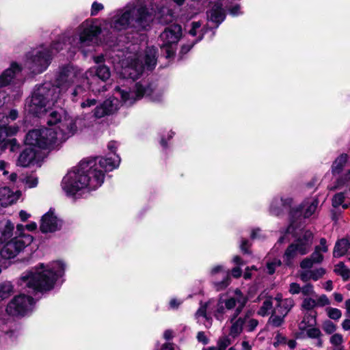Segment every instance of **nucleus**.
I'll return each mask as SVG.
<instances>
[{
	"instance_id": "36",
	"label": "nucleus",
	"mask_w": 350,
	"mask_h": 350,
	"mask_svg": "<svg viewBox=\"0 0 350 350\" xmlns=\"http://www.w3.org/2000/svg\"><path fill=\"white\" fill-rule=\"evenodd\" d=\"M334 271L336 274L340 275L344 280L350 278V269L343 262H339L335 265Z\"/></svg>"
},
{
	"instance_id": "61",
	"label": "nucleus",
	"mask_w": 350,
	"mask_h": 350,
	"mask_svg": "<svg viewBox=\"0 0 350 350\" xmlns=\"http://www.w3.org/2000/svg\"><path fill=\"white\" fill-rule=\"evenodd\" d=\"M342 327L345 331H350V319H345L342 323Z\"/></svg>"
},
{
	"instance_id": "39",
	"label": "nucleus",
	"mask_w": 350,
	"mask_h": 350,
	"mask_svg": "<svg viewBox=\"0 0 350 350\" xmlns=\"http://www.w3.org/2000/svg\"><path fill=\"white\" fill-rule=\"evenodd\" d=\"M301 293L304 297L318 295L314 291V286L310 283H307L301 286Z\"/></svg>"
},
{
	"instance_id": "34",
	"label": "nucleus",
	"mask_w": 350,
	"mask_h": 350,
	"mask_svg": "<svg viewBox=\"0 0 350 350\" xmlns=\"http://www.w3.org/2000/svg\"><path fill=\"white\" fill-rule=\"evenodd\" d=\"M347 161V155L345 154H342L337 157L332 165V173L334 174H339L342 171Z\"/></svg>"
},
{
	"instance_id": "62",
	"label": "nucleus",
	"mask_w": 350,
	"mask_h": 350,
	"mask_svg": "<svg viewBox=\"0 0 350 350\" xmlns=\"http://www.w3.org/2000/svg\"><path fill=\"white\" fill-rule=\"evenodd\" d=\"M241 250L244 253H248V242L247 240H243L241 243Z\"/></svg>"
},
{
	"instance_id": "58",
	"label": "nucleus",
	"mask_w": 350,
	"mask_h": 350,
	"mask_svg": "<svg viewBox=\"0 0 350 350\" xmlns=\"http://www.w3.org/2000/svg\"><path fill=\"white\" fill-rule=\"evenodd\" d=\"M107 147H108V149L111 152L115 153V152L117 149V147H118V143L116 142L111 141V142H109Z\"/></svg>"
},
{
	"instance_id": "12",
	"label": "nucleus",
	"mask_w": 350,
	"mask_h": 350,
	"mask_svg": "<svg viewBox=\"0 0 350 350\" xmlns=\"http://www.w3.org/2000/svg\"><path fill=\"white\" fill-rule=\"evenodd\" d=\"M312 241V233L309 230H306L301 236L294 241V242L286 248L283 255L284 264L287 266H291L293 260L298 255L306 254L310 250Z\"/></svg>"
},
{
	"instance_id": "41",
	"label": "nucleus",
	"mask_w": 350,
	"mask_h": 350,
	"mask_svg": "<svg viewBox=\"0 0 350 350\" xmlns=\"http://www.w3.org/2000/svg\"><path fill=\"white\" fill-rule=\"evenodd\" d=\"M345 198L344 193H338L334 195L332 199V205L334 207L336 208L341 204H342Z\"/></svg>"
},
{
	"instance_id": "14",
	"label": "nucleus",
	"mask_w": 350,
	"mask_h": 350,
	"mask_svg": "<svg viewBox=\"0 0 350 350\" xmlns=\"http://www.w3.org/2000/svg\"><path fill=\"white\" fill-rule=\"evenodd\" d=\"M182 36V28L179 25H172L165 29L160 38L163 42L161 49L165 53L166 58L174 55L175 48Z\"/></svg>"
},
{
	"instance_id": "31",
	"label": "nucleus",
	"mask_w": 350,
	"mask_h": 350,
	"mask_svg": "<svg viewBox=\"0 0 350 350\" xmlns=\"http://www.w3.org/2000/svg\"><path fill=\"white\" fill-rule=\"evenodd\" d=\"M18 131L17 126H7L5 124H0V145L5 141L8 136L16 134Z\"/></svg>"
},
{
	"instance_id": "28",
	"label": "nucleus",
	"mask_w": 350,
	"mask_h": 350,
	"mask_svg": "<svg viewBox=\"0 0 350 350\" xmlns=\"http://www.w3.org/2000/svg\"><path fill=\"white\" fill-rule=\"evenodd\" d=\"M295 302L293 298H285L280 304H276L274 308L275 313L286 315L294 306Z\"/></svg>"
},
{
	"instance_id": "55",
	"label": "nucleus",
	"mask_w": 350,
	"mask_h": 350,
	"mask_svg": "<svg viewBox=\"0 0 350 350\" xmlns=\"http://www.w3.org/2000/svg\"><path fill=\"white\" fill-rule=\"evenodd\" d=\"M96 103V100L95 99H87L85 101L81 103V107L82 108L90 107L95 105Z\"/></svg>"
},
{
	"instance_id": "10",
	"label": "nucleus",
	"mask_w": 350,
	"mask_h": 350,
	"mask_svg": "<svg viewBox=\"0 0 350 350\" xmlns=\"http://www.w3.org/2000/svg\"><path fill=\"white\" fill-rule=\"evenodd\" d=\"M47 123L49 126H54L51 129L57 131V137H62V142L72 135L76 131L73 119L62 107L49 113Z\"/></svg>"
},
{
	"instance_id": "7",
	"label": "nucleus",
	"mask_w": 350,
	"mask_h": 350,
	"mask_svg": "<svg viewBox=\"0 0 350 350\" xmlns=\"http://www.w3.org/2000/svg\"><path fill=\"white\" fill-rule=\"evenodd\" d=\"M154 90L150 85H143L141 83H136L134 91H128L126 88L116 87L114 90L113 98L105 100L100 105L96 107L94 116L102 118L116 111L120 106V101L128 104H133L136 100L142 98L144 96H149L154 101H159V97L154 96Z\"/></svg>"
},
{
	"instance_id": "5",
	"label": "nucleus",
	"mask_w": 350,
	"mask_h": 350,
	"mask_svg": "<svg viewBox=\"0 0 350 350\" xmlns=\"http://www.w3.org/2000/svg\"><path fill=\"white\" fill-rule=\"evenodd\" d=\"M152 21V13L144 2L142 0H133L114 12L110 19L109 26L113 31L128 29L140 31L146 30Z\"/></svg>"
},
{
	"instance_id": "1",
	"label": "nucleus",
	"mask_w": 350,
	"mask_h": 350,
	"mask_svg": "<svg viewBox=\"0 0 350 350\" xmlns=\"http://www.w3.org/2000/svg\"><path fill=\"white\" fill-rule=\"evenodd\" d=\"M85 77V73L72 65L60 67L55 79L56 86L51 82L36 86L27 102L26 109L33 115H41L57 103L61 93H68L72 101H78L88 90Z\"/></svg>"
},
{
	"instance_id": "22",
	"label": "nucleus",
	"mask_w": 350,
	"mask_h": 350,
	"mask_svg": "<svg viewBox=\"0 0 350 350\" xmlns=\"http://www.w3.org/2000/svg\"><path fill=\"white\" fill-rule=\"evenodd\" d=\"M208 19L217 24L222 23L226 17L225 12L221 3H215L207 14Z\"/></svg>"
},
{
	"instance_id": "16",
	"label": "nucleus",
	"mask_w": 350,
	"mask_h": 350,
	"mask_svg": "<svg viewBox=\"0 0 350 350\" xmlns=\"http://www.w3.org/2000/svg\"><path fill=\"white\" fill-rule=\"evenodd\" d=\"M61 226L62 221L51 210L42 217L40 228L42 232H53L60 229Z\"/></svg>"
},
{
	"instance_id": "49",
	"label": "nucleus",
	"mask_w": 350,
	"mask_h": 350,
	"mask_svg": "<svg viewBox=\"0 0 350 350\" xmlns=\"http://www.w3.org/2000/svg\"><path fill=\"white\" fill-rule=\"evenodd\" d=\"M315 249L320 253H325L327 252L328 248L327 245V241L325 238H321L320 240V245L315 247Z\"/></svg>"
},
{
	"instance_id": "8",
	"label": "nucleus",
	"mask_w": 350,
	"mask_h": 350,
	"mask_svg": "<svg viewBox=\"0 0 350 350\" xmlns=\"http://www.w3.org/2000/svg\"><path fill=\"white\" fill-rule=\"evenodd\" d=\"M131 51H128L120 60L122 66L121 75L124 78L135 80L143 72L145 68L152 70L157 64V51L154 47L147 48L142 60L140 56L135 53L136 46H133Z\"/></svg>"
},
{
	"instance_id": "13",
	"label": "nucleus",
	"mask_w": 350,
	"mask_h": 350,
	"mask_svg": "<svg viewBox=\"0 0 350 350\" xmlns=\"http://www.w3.org/2000/svg\"><path fill=\"white\" fill-rule=\"evenodd\" d=\"M34 299L30 295L20 294L14 296L6 306V312L13 317H24L31 312Z\"/></svg>"
},
{
	"instance_id": "26",
	"label": "nucleus",
	"mask_w": 350,
	"mask_h": 350,
	"mask_svg": "<svg viewBox=\"0 0 350 350\" xmlns=\"http://www.w3.org/2000/svg\"><path fill=\"white\" fill-rule=\"evenodd\" d=\"M212 300H209L204 303L200 302V308L196 312V317L197 319L200 317L204 319L205 321L204 322V324L206 327H209L212 325V318L207 314V310L212 305Z\"/></svg>"
},
{
	"instance_id": "37",
	"label": "nucleus",
	"mask_w": 350,
	"mask_h": 350,
	"mask_svg": "<svg viewBox=\"0 0 350 350\" xmlns=\"http://www.w3.org/2000/svg\"><path fill=\"white\" fill-rule=\"evenodd\" d=\"M286 315L275 313V310L272 311V314L269 319V323L273 327H279L284 323V319Z\"/></svg>"
},
{
	"instance_id": "19",
	"label": "nucleus",
	"mask_w": 350,
	"mask_h": 350,
	"mask_svg": "<svg viewBox=\"0 0 350 350\" xmlns=\"http://www.w3.org/2000/svg\"><path fill=\"white\" fill-rule=\"evenodd\" d=\"M201 25L202 24L199 21L192 23L191 28L189 30V33L193 37L198 35V37L195 40L191 41L189 44L183 45L181 48V53H187L196 43H197L203 38V36L206 31H204L203 29H200Z\"/></svg>"
},
{
	"instance_id": "30",
	"label": "nucleus",
	"mask_w": 350,
	"mask_h": 350,
	"mask_svg": "<svg viewBox=\"0 0 350 350\" xmlns=\"http://www.w3.org/2000/svg\"><path fill=\"white\" fill-rule=\"evenodd\" d=\"M349 249V242L346 239H342L338 241L334 247V256L340 257L345 255Z\"/></svg>"
},
{
	"instance_id": "56",
	"label": "nucleus",
	"mask_w": 350,
	"mask_h": 350,
	"mask_svg": "<svg viewBox=\"0 0 350 350\" xmlns=\"http://www.w3.org/2000/svg\"><path fill=\"white\" fill-rule=\"evenodd\" d=\"M197 338L199 342H202L204 345L207 344L208 342V339L203 332L198 333Z\"/></svg>"
},
{
	"instance_id": "15",
	"label": "nucleus",
	"mask_w": 350,
	"mask_h": 350,
	"mask_svg": "<svg viewBox=\"0 0 350 350\" xmlns=\"http://www.w3.org/2000/svg\"><path fill=\"white\" fill-rule=\"evenodd\" d=\"M85 75L84 80H86L88 89H91L94 92H99L100 89L94 87L93 83L97 82L98 79L105 81L110 77L111 72L107 66L99 65L90 68L85 72Z\"/></svg>"
},
{
	"instance_id": "46",
	"label": "nucleus",
	"mask_w": 350,
	"mask_h": 350,
	"mask_svg": "<svg viewBox=\"0 0 350 350\" xmlns=\"http://www.w3.org/2000/svg\"><path fill=\"white\" fill-rule=\"evenodd\" d=\"M310 258L315 264H319L323 260V254L316 249L314 250V252L310 255Z\"/></svg>"
},
{
	"instance_id": "23",
	"label": "nucleus",
	"mask_w": 350,
	"mask_h": 350,
	"mask_svg": "<svg viewBox=\"0 0 350 350\" xmlns=\"http://www.w3.org/2000/svg\"><path fill=\"white\" fill-rule=\"evenodd\" d=\"M292 199L289 198H274L271 204L270 212L274 215H279L283 209L291 206Z\"/></svg>"
},
{
	"instance_id": "47",
	"label": "nucleus",
	"mask_w": 350,
	"mask_h": 350,
	"mask_svg": "<svg viewBox=\"0 0 350 350\" xmlns=\"http://www.w3.org/2000/svg\"><path fill=\"white\" fill-rule=\"evenodd\" d=\"M301 286L297 282H292L289 285L288 292L291 295H297L301 293Z\"/></svg>"
},
{
	"instance_id": "50",
	"label": "nucleus",
	"mask_w": 350,
	"mask_h": 350,
	"mask_svg": "<svg viewBox=\"0 0 350 350\" xmlns=\"http://www.w3.org/2000/svg\"><path fill=\"white\" fill-rule=\"evenodd\" d=\"M103 8L104 7L102 3H100L98 2H94L92 5L91 15L92 16L96 15L99 11H100L103 9Z\"/></svg>"
},
{
	"instance_id": "18",
	"label": "nucleus",
	"mask_w": 350,
	"mask_h": 350,
	"mask_svg": "<svg viewBox=\"0 0 350 350\" xmlns=\"http://www.w3.org/2000/svg\"><path fill=\"white\" fill-rule=\"evenodd\" d=\"M329 304V300L325 295L304 297L301 303V308L311 312L317 307H322ZM315 314V312H314Z\"/></svg>"
},
{
	"instance_id": "44",
	"label": "nucleus",
	"mask_w": 350,
	"mask_h": 350,
	"mask_svg": "<svg viewBox=\"0 0 350 350\" xmlns=\"http://www.w3.org/2000/svg\"><path fill=\"white\" fill-rule=\"evenodd\" d=\"M230 344L231 340L228 336H224L218 341L217 347L219 350H225Z\"/></svg>"
},
{
	"instance_id": "60",
	"label": "nucleus",
	"mask_w": 350,
	"mask_h": 350,
	"mask_svg": "<svg viewBox=\"0 0 350 350\" xmlns=\"http://www.w3.org/2000/svg\"><path fill=\"white\" fill-rule=\"evenodd\" d=\"M232 275L234 278H239L241 275V269L239 267H236L232 269Z\"/></svg>"
},
{
	"instance_id": "24",
	"label": "nucleus",
	"mask_w": 350,
	"mask_h": 350,
	"mask_svg": "<svg viewBox=\"0 0 350 350\" xmlns=\"http://www.w3.org/2000/svg\"><path fill=\"white\" fill-rule=\"evenodd\" d=\"M37 151L31 147L25 148L19 155L17 165L22 167L29 166L37 157Z\"/></svg>"
},
{
	"instance_id": "48",
	"label": "nucleus",
	"mask_w": 350,
	"mask_h": 350,
	"mask_svg": "<svg viewBox=\"0 0 350 350\" xmlns=\"http://www.w3.org/2000/svg\"><path fill=\"white\" fill-rule=\"evenodd\" d=\"M342 342V336L340 334H335L330 338V342L334 345L339 346Z\"/></svg>"
},
{
	"instance_id": "63",
	"label": "nucleus",
	"mask_w": 350,
	"mask_h": 350,
	"mask_svg": "<svg viewBox=\"0 0 350 350\" xmlns=\"http://www.w3.org/2000/svg\"><path fill=\"white\" fill-rule=\"evenodd\" d=\"M19 216L21 219L23 221H25L30 217V215L27 213L26 211L22 210L19 213Z\"/></svg>"
},
{
	"instance_id": "6",
	"label": "nucleus",
	"mask_w": 350,
	"mask_h": 350,
	"mask_svg": "<svg viewBox=\"0 0 350 350\" xmlns=\"http://www.w3.org/2000/svg\"><path fill=\"white\" fill-rule=\"evenodd\" d=\"M65 265L61 261H55L47 265L40 264L30 271L24 272L18 284L28 293L44 292L51 290L57 279L64 274Z\"/></svg>"
},
{
	"instance_id": "52",
	"label": "nucleus",
	"mask_w": 350,
	"mask_h": 350,
	"mask_svg": "<svg viewBox=\"0 0 350 350\" xmlns=\"http://www.w3.org/2000/svg\"><path fill=\"white\" fill-rule=\"evenodd\" d=\"M228 10L229 13L233 16H236L241 14L240 6L239 5H234L230 7Z\"/></svg>"
},
{
	"instance_id": "42",
	"label": "nucleus",
	"mask_w": 350,
	"mask_h": 350,
	"mask_svg": "<svg viewBox=\"0 0 350 350\" xmlns=\"http://www.w3.org/2000/svg\"><path fill=\"white\" fill-rule=\"evenodd\" d=\"M281 265V261L279 259H274L271 262H267V268L269 274H273L275 269Z\"/></svg>"
},
{
	"instance_id": "64",
	"label": "nucleus",
	"mask_w": 350,
	"mask_h": 350,
	"mask_svg": "<svg viewBox=\"0 0 350 350\" xmlns=\"http://www.w3.org/2000/svg\"><path fill=\"white\" fill-rule=\"evenodd\" d=\"M161 350H174V345L172 343H165L163 345Z\"/></svg>"
},
{
	"instance_id": "33",
	"label": "nucleus",
	"mask_w": 350,
	"mask_h": 350,
	"mask_svg": "<svg viewBox=\"0 0 350 350\" xmlns=\"http://www.w3.org/2000/svg\"><path fill=\"white\" fill-rule=\"evenodd\" d=\"M316 324V314L306 315L299 324V328L301 331H306Z\"/></svg>"
},
{
	"instance_id": "4",
	"label": "nucleus",
	"mask_w": 350,
	"mask_h": 350,
	"mask_svg": "<svg viewBox=\"0 0 350 350\" xmlns=\"http://www.w3.org/2000/svg\"><path fill=\"white\" fill-rule=\"evenodd\" d=\"M247 297L240 289L237 288L233 295L226 297H220L215 306L213 316L219 321H223L226 317L228 311H232L228 317L230 323L229 336L232 338L239 336L245 327L248 332L254 331L258 321L250 317L248 313L241 315L247 302Z\"/></svg>"
},
{
	"instance_id": "9",
	"label": "nucleus",
	"mask_w": 350,
	"mask_h": 350,
	"mask_svg": "<svg viewBox=\"0 0 350 350\" xmlns=\"http://www.w3.org/2000/svg\"><path fill=\"white\" fill-rule=\"evenodd\" d=\"M62 142V137L57 136V131L49 128L36 129L30 131L25 137V144L40 149H52Z\"/></svg>"
},
{
	"instance_id": "20",
	"label": "nucleus",
	"mask_w": 350,
	"mask_h": 350,
	"mask_svg": "<svg viewBox=\"0 0 350 350\" xmlns=\"http://www.w3.org/2000/svg\"><path fill=\"white\" fill-rule=\"evenodd\" d=\"M21 192H14L8 187L0 188V208L5 207L15 202L20 197Z\"/></svg>"
},
{
	"instance_id": "54",
	"label": "nucleus",
	"mask_w": 350,
	"mask_h": 350,
	"mask_svg": "<svg viewBox=\"0 0 350 350\" xmlns=\"http://www.w3.org/2000/svg\"><path fill=\"white\" fill-rule=\"evenodd\" d=\"M18 117V111L15 109H12L10 112H9V114L8 116H5V117H3V118L5 119V121H4V122L5 123L6 121L8 120V119H10L12 120H14L17 118Z\"/></svg>"
},
{
	"instance_id": "57",
	"label": "nucleus",
	"mask_w": 350,
	"mask_h": 350,
	"mask_svg": "<svg viewBox=\"0 0 350 350\" xmlns=\"http://www.w3.org/2000/svg\"><path fill=\"white\" fill-rule=\"evenodd\" d=\"M182 301L176 299H172L170 301V306L172 309H176L181 304Z\"/></svg>"
},
{
	"instance_id": "2",
	"label": "nucleus",
	"mask_w": 350,
	"mask_h": 350,
	"mask_svg": "<svg viewBox=\"0 0 350 350\" xmlns=\"http://www.w3.org/2000/svg\"><path fill=\"white\" fill-rule=\"evenodd\" d=\"M120 163V159L116 154L107 158L83 160L63 178L62 188L67 196L72 197L95 190L103 183L105 173L118 167Z\"/></svg>"
},
{
	"instance_id": "21",
	"label": "nucleus",
	"mask_w": 350,
	"mask_h": 350,
	"mask_svg": "<svg viewBox=\"0 0 350 350\" xmlns=\"http://www.w3.org/2000/svg\"><path fill=\"white\" fill-rule=\"evenodd\" d=\"M217 273L221 274L222 280L220 282H214V286L217 291H221L226 288L230 284V273L228 271L224 270L221 265L215 266L211 269V275L214 276Z\"/></svg>"
},
{
	"instance_id": "35",
	"label": "nucleus",
	"mask_w": 350,
	"mask_h": 350,
	"mask_svg": "<svg viewBox=\"0 0 350 350\" xmlns=\"http://www.w3.org/2000/svg\"><path fill=\"white\" fill-rule=\"evenodd\" d=\"M273 309V302L272 297H267L262 302V306L260 307L258 310V314L261 317H265L269 314L270 312Z\"/></svg>"
},
{
	"instance_id": "29",
	"label": "nucleus",
	"mask_w": 350,
	"mask_h": 350,
	"mask_svg": "<svg viewBox=\"0 0 350 350\" xmlns=\"http://www.w3.org/2000/svg\"><path fill=\"white\" fill-rule=\"evenodd\" d=\"M38 185V178L34 176L23 175L19 177L18 182L17 183V187H28L33 188Z\"/></svg>"
},
{
	"instance_id": "38",
	"label": "nucleus",
	"mask_w": 350,
	"mask_h": 350,
	"mask_svg": "<svg viewBox=\"0 0 350 350\" xmlns=\"http://www.w3.org/2000/svg\"><path fill=\"white\" fill-rule=\"evenodd\" d=\"M306 331L307 336L309 338L318 339V341H317L318 347H322L323 342H322L321 339L320 338V337L321 336V332L319 329L310 327Z\"/></svg>"
},
{
	"instance_id": "59",
	"label": "nucleus",
	"mask_w": 350,
	"mask_h": 350,
	"mask_svg": "<svg viewBox=\"0 0 350 350\" xmlns=\"http://www.w3.org/2000/svg\"><path fill=\"white\" fill-rule=\"evenodd\" d=\"M24 230L26 229L29 231H34L37 228V224L36 222H31L29 224L24 226Z\"/></svg>"
},
{
	"instance_id": "32",
	"label": "nucleus",
	"mask_w": 350,
	"mask_h": 350,
	"mask_svg": "<svg viewBox=\"0 0 350 350\" xmlns=\"http://www.w3.org/2000/svg\"><path fill=\"white\" fill-rule=\"evenodd\" d=\"M14 293V286L10 282H0V302L8 299Z\"/></svg>"
},
{
	"instance_id": "27",
	"label": "nucleus",
	"mask_w": 350,
	"mask_h": 350,
	"mask_svg": "<svg viewBox=\"0 0 350 350\" xmlns=\"http://www.w3.org/2000/svg\"><path fill=\"white\" fill-rule=\"evenodd\" d=\"M14 226L10 221L0 222V241H7L12 235Z\"/></svg>"
},
{
	"instance_id": "17",
	"label": "nucleus",
	"mask_w": 350,
	"mask_h": 350,
	"mask_svg": "<svg viewBox=\"0 0 350 350\" xmlns=\"http://www.w3.org/2000/svg\"><path fill=\"white\" fill-rule=\"evenodd\" d=\"M319 201L317 198L305 200L301 206L291 211L293 217L302 215L304 218L310 217L317 210Z\"/></svg>"
},
{
	"instance_id": "53",
	"label": "nucleus",
	"mask_w": 350,
	"mask_h": 350,
	"mask_svg": "<svg viewBox=\"0 0 350 350\" xmlns=\"http://www.w3.org/2000/svg\"><path fill=\"white\" fill-rule=\"evenodd\" d=\"M10 164L4 161H0V170L3 172V175H8L9 172L8 169Z\"/></svg>"
},
{
	"instance_id": "40",
	"label": "nucleus",
	"mask_w": 350,
	"mask_h": 350,
	"mask_svg": "<svg viewBox=\"0 0 350 350\" xmlns=\"http://www.w3.org/2000/svg\"><path fill=\"white\" fill-rule=\"evenodd\" d=\"M327 312L328 317L334 320H338L342 316L341 311L339 309L334 308H328L327 309Z\"/></svg>"
},
{
	"instance_id": "51",
	"label": "nucleus",
	"mask_w": 350,
	"mask_h": 350,
	"mask_svg": "<svg viewBox=\"0 0 350 350\" xmlns=\"http://www.w3.org/2000/svg\"><path fill=\"white\" fill-rule=\"evenodd\" d=\"M286 338L284 336L281 335L280 334H277V335L275 337V342L273 343V345L275 347L279 346L280 345L286 344Z\"/></svg>"
},
{
	"instance_id": "45",
	"label": "nucleus",
	"mask_w": 350,
	"mask_h": 350,
	"mask_svg": "<svg viewBox=\"0 0 350 350\" xmlns=\"http://www.w3.org/2000/svg\"><path fill=\"white\" fill-rule=\"evenodd\" d=\"M323 329L327 334H330L336 331V326L333 322L327 321L324 322L323 325Z\"/></svg>"
},
{
	"instance_id": "11",
	"label": "nucleus",
	"mask_w": 350,
	"mask_h": 350,
	"mask_svg": "<svg viewBox=\"0 0 350 350\" xmlns=\"http://www.w3.org/2000/svg\"><path fill=\"white\" fill-rule=\"evenodd\" d=\"M15 236L5 241L0 249V256L5 259H10L16 256L33 241V237L24 232L23 224H18L14 232Z\"/></svg>"
},
{
	"instance_id": "3",
	"label": "nucleus",
	"mask_w": 350,
	"mask_h": 350,
	"mask_svg": "<svg viewBox=\"0 0 350 350\" xmlns=\"http://www.w3.org/2000/svg\"><path fill=\"white\" fill-rule=\"evenodd\" d=\"M78 31L79 38H72L71 41L70 38L62 36L53 43L51 49L43 46L32 49L26 55L24 68L33 74L44 72L49 66L53 55L62 50L67 41L85 54L90 51L86 48L92 46L101 30L92 22L85 21L79 27Z\"/></svg>"
},
{
	"instance_id": "25",
	"label": "nucleus",
	"mask_w": 350,
	"mask_h": 350,
	"mask_svg": "<svg viewBox=\"0 0 350 350\" xmlns=\"http://www.w3.org/2000/svg\"><path fill=\"white\" fill-rule=\"evenodd\" d=\"M325 273L323 268H317L312 270H300L299 275L301 281L308 282L310 280L317 281L321 278Z\"/></svg>"
},
{
	"instance_id": "43",
	"label": "nucleus",
	"mask_w": 350,
	"mask_h": 350,
	"mask_svg": "<svg viewBox=\"0 0 350 350\" xmlns=\"http://www.w3.org/2000/svg\"><path fill=\"white\" fill-rule=\"evenodd\" d=\"M315 263L310 258H305L300 262V267L301 270H311L310 269L313 267Z\"/></svg>"
}]
</instances>
